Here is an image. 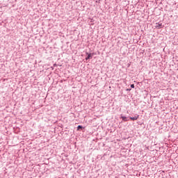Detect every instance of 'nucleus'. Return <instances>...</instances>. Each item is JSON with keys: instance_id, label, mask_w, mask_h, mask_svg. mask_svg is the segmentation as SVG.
I'll list each match as a JSON object with an SVG mask.
<instances>
[{"instance_id": "obj_3", "label": "nucleus", "mask_w": 178, "mask_h": 178, "mask_svg": "<svg viewBox=\"0 0 178 178\" xmlns=\"http://www.w3.org/2000/svg\"><path fill=\"white\" fill-rule=\"evenodd\" d=\"M139 118V115H138V116H135V117H130L131 120H138Z\"/></svg>"}, {"instance_id": "obj_6", "label": "nucleus", "mask_w": 178, "mask_h": 178, "mask_svg": "<svg viewBox=\"0 0 178 178\" xmlns=\"http://www.w3.org/2000/svg\"><path fill=\"white\" fill-rule=\"evenodd\" d=\"M80 128H82L81 125H78L77 129H80Z\"/></svg>"}, {"instance_id": "obj_1", "label": "nucleus", "mask_w": 178, "mask_h": 178, "mask_svg": "<svg viewBox=\"0 0 178 178\" xmlns=\"http://www.w3.org/2000/svg\"><path fill=\"white\" fill-rule=\"evenodd\" d=\"M162 26H163V24L162 23H159V22H156V28L157 29H160V28H162Z\"/></svg>"}, {"instance_id": "obj_5", "label": "nucleus", "mask_w": 178, "mask_h": 178, "mask_svg": "<svg viewBox=\"0 0 178 178\" xmlns=\"http://www.w3.org/2000/svg\"><path fill=\"white\" fill-rule=\"evenodd\" d=\"M131 88L134 89L135 88V85L133 83L132 85H131Z\"/></svg>"}, {"instance_id": "obj_4", "label": "nucleus", "mask_w": 178, "mask_h": 178, "mask_svg": "<svg viewBox=\"0 0 178 178\" xmlns=\"http://www.w3.org/2000/svg\"><path fill=\"white\" fill-rule=\"evenodd\" d=\"M122 120H124V121H127V117H122Z\"/></svg>"}, {"instance_id": "obj_2", "label": "nucleus", "mask_w": 178, "mask_h": 178, "mask_svg": "<svg viewBox=\"0 0 178 178\" xmlns=\"http://www.w3.org/2000/svg\"><path fill=\"white\" fill-rule=\"evenodd\" d=\"M86 54H88V56L86 58V60H88L90 58H92V54H88V52H86Z\"/></svg>"}]
</instances>
